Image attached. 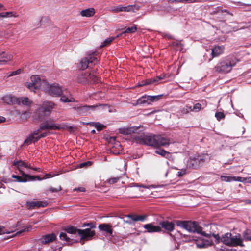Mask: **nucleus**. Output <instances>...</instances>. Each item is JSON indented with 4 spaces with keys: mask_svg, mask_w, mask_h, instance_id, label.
<instances>
[{
    "mask_svg": "<svg viewBox=\"0 0 251 251\" xmlns=\"http://www.w3.org/2000/svg\"><path fill=\"white\" fill-rule=\"evenodd\" d=\"M64 230L72 235L68 237L65 232H62L60 233L59 237L61 240L69 243L79 242L84 244L85 241L91 240L95 234V231L90 229H77L72 226H67Z\"/></svg>",
    "mask_w": 251,
    "mask_h": 251,
    "instance_id": "obj_1",
    "label": "nucleus"
},
{
    "mask_svg": "<svg viewBox=\"0 0 251 251\" xmlns=\"http://www.w3.org/2000/svg\"><path fill=\"white\" fill-rule=\"evenodd\" d=\"M42 88L44 91L49 95L53 97L61 96L63 92L62 88L58 84H49L41 80L37 75H32V89H39Z\"/></svg>",
    "mask_w": 251,
    "mask_h": 251,
    "instance_id": "obj_2",
    "label": "nucleus"
},
{
    "mask_svg": "<svg viewBox=\"0 0 251 251\" xmlns=\"http://www.w3.org/2000/svg\"><path fill=\"white\" fill-rule=\"evenodd\" d=\"M234 56H227L221 58L214 67L215 71L222 74L230 72L238 62Z\"/></svg>",
    "mask_w": 251,
    "mask_h": 251,
    "instance_id": "obj_3",
    "label": "nucleus"
},
{
    "mask_svg": "<svg viewBox=\"0 0 251 251\" xmlns=\"http://www.w3.org/2000/svg\"><path fill=\"white\" fill-rule=\"evenodd\" d=\"M177 226L185 229L189 232L197 233L206 237H211V234H207L202 231V228L196 222L191 221H177Z\"/></svg>",
    "mask_w": 251,
    "mask_h": 251,
    "instance_id": "obj_4",
    "label": "nucleus"
},
{
    "mask_svg": "<svg viewBox=\"0 0 251 251\" xmlns=\"http://www.w3.org/2000/svg\"><path fill=\"white\" fill-rule=\"evenodd\" d=\"M221 241L225 245L230 247H244L243 239L240 234L233 235L231 233H226L223 235Z\"/></svg>",
    "mask_w": 251,
    "mask_h": 251,
    "instance_id": "obj_5",
    "label": "nucleus"
},
{
    "mask_svg": "<svg viewBox=\"0 0 251 251\" xmlns=\"http://www.w3.org/2000/svg\"><path fill=\"white\" fill-rule=\"evenodd\" d=\"M209 160V157L207 154L196 156H191L187 161V166L188 168L197 169Z\"/></svg>",
    "mask_w": 251,
    "mask_h": 251,
    "instance_id": "obj_6",
    "label": "nucleus"
},
{
    "mask_svg": "<svg viewBox=\"0 0 251 251\" xmlns=\"http://www.w3.org/2000/svg\"><path fill=\"white\" fill-rule=\"evenodd\" d=\"M157 136H152L142 133L139 135L135 136L134 139L137 143L150 146H156Z\"/></svg>",
    "mask_w": 251,
    "mask_h": 251,
    "instance_id": "obj_7",
    "label": "nucleus"
},
{
    "mask_svg": "<svg viewBox=\"0 0 251 251\" xmlns=\"http://www.w3.org/2000/svg\"><path fill=\"white\" fill-rule=\"evenodd\" d=\"M55 104L52 102H44L36 110L38 118L43 119L45 117L49 115L52 109L54 108Z\"/></svg>",
    "mask_w": 251,
    "mask_h": 251,
    "instance_id": "obj_8",
    "label": "nucleus"
},
{
    "mask_svg": "<svg viewBox=\"0 0 251 251\" xmlns=\"http://www.w3.org/2000/svg\"><path fill=\"white\" fill-rule=\"evenodd\" d=\"M95 55V53L93 52L92 54L82 58L80 61V68L82 70H85L89 67H91V65H96L98 62V60Z\"/></svg>",
    "mask_w": 251,
    "mask_h": 251,
    "instance_id": "obj_9",
    "label": "nucleus"
},
{
    "mask_svg": "<svg viewBox=\"0 0 251 251\" xmlns=\"http://www.w3.org/2000/svg\"><path fill=\"white\" fill-rule=\"evenodd\" d=\"M106 106V105H79L74 107L77 112L82 115H86L94 111L96 108Z\"/></svg>",
    "mask_w": 251,
    "mask_h": 251,
    "instance_id": "obj_10",
    "label": "nucleus"
},
{
    "mask_svg": "<svg viewBox=\"0 0 251 251\" xmlns=\"http://www.w3.org/2000/svg\"><path fill=\"white\" fill-rule=\"evenodd\" d=\"M139 8V7L136 5H129L127 6L119 5L112 7L110 11L115 13L120 12H134L135 10H137Z\"/></svg>",
    "mask_w": 251,
    "mask_h": 251,
    "instance_id": "obj_11",
    "label": "nucleus"
},
{
    "mask_svg": "<svg viewBox=\"0 0 251 251\" xmlns=\"http://www.w3.org/2000/svg\"><path fill=\"white\" fill-rule=\"evenodd\" d=\"M174 141L170 139L161 136H157L156 138V146L158 147L159 146L167 147L170 144L174 143Z\"/></svg>",
    "mask_w": 251,
    "mask_h": 251,
    "instance_id": "obj_12",
    "label": "nucleus"
},
{
    "mask_svg": "<svg viewBox=\"0 0 251 251\" xmlns=\"http://www.w3.org/2000/svg\"><path fill=\"white\" fill-rule=\"evenodd\" d=\"M81 77H83V79H81V77L79 78V81L82 83H86L89 80H91L94 83L99 82V78L95 75L91 73H86L82 75Z\"/></svg>",
    "mask_w": 251,
    "mask_h": 251,
    "instance_id": "obj_13",
    "label": "nucleus"
},
{
    "mask_svg": "<svg viewBox=\"0 0 251 251\" xmlns=\"http://www.w3.org/2000/svg\"><path fill=\"white\" fill-rule=\"evenodd\" d=\"M57 129H59L57 126L49 121L43 122L40 126V130H55Z\"/></svg>",
    "mask_w": 251,
    "mask_h": 251,
    "instance_id": "obj_14",
    "label": "nucleus"
},
{
    "mask_svg": "<svg viewBox=\"0 0 251 251\" xmlns=\"http://www.w3.org/2000/svg\"><path fill=\"white\" fill-rule=\"evenodd\" d=\"M143 227L147 230L148 233L159 232L161 231L160 226H155L153 223L147 224L144 225Z\"/></svg>",
    "mask_w": 251,
    "mask_h": 251,
    "instance_id": "obj_15",
    "label": "nucleus"
},
{
    "mask_svg": "<svg viewBox=\"0 0 251 251\" xmlns=\"http://www.w3.org/2000/svg\"><path fill=\"white\" fill-rule=\"evenodd\" d=\"M99 229L100 231L111 235L113 233L112 226L110 224L103 223L99 225Z\"/></svg>",
    "mask_w": 251,
    "mask_h": 251,
    "instance_id": "obj_16",
    "label": "nucleus"
},
{
    "mask_svg": "<svg viewBox=\"0 0 251 251\" xmlns=\"http://www.w3.org/2000/svg\"><path fill=\"white\" fill-rule=\"evenodd\" d=\"M164 78V76L161 75L159 76H157L156 78L153 79H146L145 80H143L141 81L140 84H139V86H144L146 85H149V84H156L158 83L159 81L160 80H162Z\"/></svg>",
    "mask_w": 251,
    "mask_h": 251,
    "instance_id": "obj_17",
    "label": "nucleus"
},
{
    "mask_svg": "<svg viewBox=\"0 0 251 251\" xmlns=\"http://www.w3.org/2000/svg\"><path fill=\"white\" fill-rule=\"evenodd\" d=\"M2 100L7 104H16L18 102L17 97L12 95H8L2 97Z\"/></svg>",
    "mask_w": 251,
    "mask_h": 251,
    "instance_id": "obj_18",
    "label": "nucleus"
},
{
    "mask_svg": "<svg viewBox=\"0 0 251 251\" xmlns=\"http://www.w3.org/2000/svg\"><path fill=\"white\" fill-rule=\"evenodd\" d=\"M56 238V235L54 233H51L42 236L40 241L42 243L46 244L53 242Z\"/></svg>",
    "mask_w": 251,
    "mask_h": 251,
    "instance_id": "obj_19",
    "label": "nucleus"
},
{
    "mask_svg": "<svg viewBox=\"0 0 251 251\" xmlns=\"http://www.w3.org/2000/svg\"><path fill=\"white\" fill-rule=\"evenodd\" d=\"M22 176L13 175L12 176V177L14 178H16L17 179V182H25L27 181L28 180H31V176L30 175H26L25 173H21Z\"/></svg>",
    "mask_w": 251,
    "mask_h": 251,
    "instance_id": "obj_20",
    "label": "nucleus"
},
{
    "mask_svg": "<svg viewBox=\"0 0 251 251\" xmlns=\"http://www.w3.org/2000/svg\"><path fill=\"white\" fill-rule=\"evenodd\" d=\"M159 225L168 231H172L174 229L175 225L171 222L163 221L160 222Z\"/></svg>",
    "mask_w": 251,
    "mask_h": 251,
    "instance_id": "obj_21",
    "label": "nucleus"
},
{
    "mask_svg": "<svg viewBox=\"0 0 251 251\" xmlns=\"http://www.w3.org/2000/svg\"><path fill=\"white\" fill-rule=\"evenodd\" d=\"M224 49L225 48L223 46H217L213 48L211 51L212 58L218 57L222 54L224 52Z\"/></svg>",
    "mask_w": 251,
    "mask_h": 251,
    "instance_id": "obj_22",
    "label": "nucleus"
},
{
    "mask_svg": "<svg viewBox=\"0 0 251 251\" xmlns=\"http://www.w3.org/2000/svg\"><path fill=\"white\" fill-rule=\"evenodd\" d=\"M17 99L18 101L16 103V104L19 105L22 104L29 106L31 103V101L27 97H17Z\"/></svg>",
    "mask_w": 251,
    "mask_h": 251,
    "instance_id": "obj_23",
    "label": "nucleus"
},
{
    "mask_svg": "<svg viewBox=\"0 0 251 251\" xmlns=\"http://www.w3.org/2000/svg\"><path fill=\"white\" fill-rule=\"evenodd\" d=\"M12 56L4 51H0V64H4L7 61L11 60Z\"/></svg>",
    "mask_w": 251,
    "mask_h": 251,
    "instance_id": "obj_24",
    "label": "nucleus"
},
{
    "mask_svg": "<svg viewBox=\"0 0 251 251\" xmlns=\"http://www.w3.org/2000/svg\"><path fill=\"white\" fill-rule=\"evenodd\" d=\"M150 96L144 95L139 98L137 100L136 104H147L148 105L151 104L150 100L149 99Z\"/></svg>",
    "mask_w": 251,
    "mask_h": 251,
    "instance_id": "obj_25",
    "label": "nucleus"
},
{
    "mask_svg": "<svg viewBox=\"0 0 251 251\" xmlns=\"http://www.w3.org/2000/svg\"><path fill=\"white\" fill-rule=\"evenodd\" d=\"M95 14V9L93 8L83 10L80 12V15L83 17H90Z\"/></svg>",
    "mask_w": 251,
    "mask_h": 251,
    "instance_id": "obj_26",
    "label": "nucleus"
},
{
    "mask_svg": "<svg viewBox=\"0 0 251 251\" xmlns=\"http://www.w3.org/2000/svg\"><path fill=\"white\" fill-rule=\"evenodd\" d=\"M48 203L46 201H32V208L35 207H45L47 206Z\"/></svg>",
    "mask_w": 251,
    "mask_h": 251,
    "instance_id": "obj_27",
    "label": "nucleus"
},
{
    "mask_svg": "<svg viewBox=\"0 0 251 251\" xmlns=\"http://www.w3.org/2000/svg\"><path fill=\"white\" fill-rule=\"evenodd\" d=\"M131 187H142L144 188L151 189V188H160L163 187L164 186L163 185H151L148 186H144L143 185H139L136 183H131L130 184Z\"/></svg>",
    "mask_w": 251,
    "mask_h": 251,
    "instance_id": "obj_28",
    "label": "nucleus"
},
{
    "mask_svg": "<svg viewBox=\"0 0 251 251\" xmlns=\"http://www.w3.org/2000/svg\"><path fill=\"white\" fill-rule=\"evenodd\" d=\"M13 165L17 167L19 171L21 173H24L23 170L25 168V164L21 161H14L13 162Z\"/></svg>",
    "mask_w": 251,
    "mask_h": 251,
    "instance_id": "obj_29",
    "label": "nucleus"
},
{
    "mask_svg": "<svg viewBox=\"0 0 251 251\" xmlns=\"http://www.w3.org/2000/svg\"><path fill=\"white\" fill-rule=\"evenodd\" d=\"M133 214H128L125 216L123 218H121L123 220V221L128 224H132L134 222L133 221Z\"/></svg>",
    "mask_w": 251,
    "mask_h": 251,
    "instance_id": "obj_30",
    "label": "nucleus"
},
{
    "mask_svg": "<svg viewBox=\"0 0 251 251\" xmlns=\"http://www.w3.org/2000/svg\"><path fill=\"white\" fill-rule=\"evenodd\" d=\"M147 217V215H136L133 214V221L134 222L141 221L144 222L146 220Z\"/></svg>",
    "mask_w": 251,
    "mask_h": 251,
    "instance_id": "obj_31",
    "label": "nucleus"
},
{
    "mask_svg": "<svg viewBox=\"0 0 251 251\" xmlns=\"http://www.w3.org/2000/svg\"><path fill=\"white\" fill-rule=\"evenodd\" d=\"M155 153L166 158H169L171 156V154L163 149H157L155 151Z\"/></svg>",
    "mask_w": 251,
    "mask_h": 251,
    "instance_id": "obj_32",
    "label": "nucleus"
},
{
    "mask_svg": "<svg viewBox=\"0 0 251 251\" xmlns=\"http://www.w3.org/2000/svg\"><path fill=\"white\" fill-rule=\"evenodd\" d=\"M60 100L64 103L72 102L75 101V99L72 97H68L61 95Z\"/></svg>",
    "mask_w": 251,
    "mask_h": 251,
    "instance_id": "obj_33",
    "label": "nucleus"
},
{
    "mask_svg": "<svg viewBox=\"0 0 251 251\" xmlns=\"http://www.w3.org/2000/svg\"><path fill=\"white\" fill-rule=\"evenodd\" d=\"M50 22V19L46 17H43L40 21V23L38 24V27H40L41 26H47L49 25Z\"/></svg>",
    "mask_w": 251,
    "mask_h": 251,
    "instance_id": "obj_34",
    "label": "nucleus"
},
{
    "mask_svg": "<svg viewBox=\"0 0 251 251\" xmlns=\"http://www.w3.org/2000/svg\"><path fill=\"white\" fill-rule=\"evenodd\" d=\"M16 13L12 11L1 12L0 13V18L16 17Z\"/></svg>",
    "mask_w": 251,
    "mask_h": 251,
    "instance_id": "obj_35",
    "label": "nucleus"
},
{
    "mask_svg": "<svg viewBox=\"0 0 251 251\" xmlns=\"http://www.w3.org/2000/svg\"><path fill=\"white\" fill-rule=\"evenodd\" d=\"M244 239L251 241V230L246 229L243 233Z\"/></svg>",
    "mask_w": 251,
    "mask_h": 251,
    "instance_id": "obj_36",
    "label": "nucleus"
},
{
    "mask_svg": "<svg viewBox=\"0 0 251 251\" xmlns=\"http://www.w3.org/2000/svg\"><path fill=\"white\" fill-rule=\"evenodd\" d=\"M51 175L50 174H47L45 176H44L43 177H40V176H35L32 175V181L35 180H41L44 179H46L48 178L51 177Z\"/></svg>",
    "mask_w": 251,
    "mask_h": 251,
    "instance_id": "obj_37",
    "label": "nucleus"
},
{
    "mask_svg": "<svg viewBox=\"0 0 251 251\" xmlns=\"http://www.w3.org/2000/svg\"><path fill=\"white\" fill-rule=\"evenodd\" d=\"M138 128L137 127H131L128 129H124L123 132L126 134L135 133L137 132Z\"/></svg>",
    "mask_w": 251,
    "mask_h": 251,
    "instance_id": "obj_38",
    "label": "nucleus"
},
{
    "mask_svg": "<svg viewBox=\"0 0 251 251\" xmlns=\"http://www.w3.org/2000/svg\"><path fill=\"white\" fill-rule=\"evenodd\" d=\"M221 179L223 181L231 182L235 180V176H222Z\"/></svg>",
    "mask_w": 251,
    "mask_h": 251,
    "instance_id": "obj_39",
    "label": "nucleus"
},
{
    "mask_svg": "<svg viewBox=\"0 0 251 251\" xmlns=\"http://www.w3.org/2000/svg\"><path fill=\"white\" fill-rule=\"evenodd\" d=\"M201 108V104L198 103L194 105L193 106L189 107V110L192 111L198 112Z\"/></svg>",
    "mask_w": 251,
    "mask_h": 251,
    "instance_id": "obj_40",
    "label": "nucleus"
},
{
    "mask_svg": "<svg viewBox=\"0 0 251 251\" xmlns=\"http://www.w3.org/2000/svg\"><path fill=\"white\" fill-rule=\"evenodd\" d=\"M90 124L94 126L98 131L101 130L105 127L104 126L98 122L92 123Z\"/></svg>",
    "mask_w": 251,
    "mask_h": 251,
    "instance_id": "obj_41",
    "label": "nucleus"
},
{
    "mask_svg": "<svg viewBox=\"0 0 251 251\" xmlns=\"http://www.w3.org/2000/svg\"><path fill=\"white\" fill-rule=\"evenodd\" d=\"M115 39L114 37H109L106 38L102 44L100 45V47H104L110 44L111 42Z\"/></svg>",
    "mask_w": 251,
    "mask_h": 251,
    "instance_id": "obj_42",
    "label": "nucleus"
},
{
    "mask_svg": "<svg viewBox=\"0 0 251 251\" xmlns=\"http://www.w3.org/2000/svg\"><path fill=\"white\" fill-rule=\"evenodd\" d=\"M162 95H159L156 96H150L149 99L150 100V103L152 102H155L158 101L160 98H161Z\"/></svg>",
    "mask_w": 251,
    "mask_h": 251,
    "instance_id": "obj_43",
    "label": "nucleus"
},
{
    "mask_svg": "<svg viewBox=\"0 0 251 251\" xmlns=\"http://www.w3.org/2000/svg\"><path fill=\"white\" fill-rule=\"evenodd\" d=\"M136 30L137 26L136 25H134L132 27L127 28L123 33H134L136 31Z\"/></svg>",
    "mask_w": 251,
    "mask_h": 251,
    "instance_id": "obj_44",
    "label": "nucleus"
},
{
    "mask_svg": "<svg viewBox=\"0 0 251 251\" xmlns=\"http://www.w3.org/2000/svg\"><path fill=\"white\" fill-rule=\"evenodd\" d=\"M215 116L218 121H220L225 118V115L222 112H216Z\"/></svg>",
    "mask_w": 251,
    "mask_h": 251,
    "instance_id": "obj_45",
    "label": "nucleus"
},
{
    "mask_svg": "<svg viewBox=\"0 0 251 251\" xmlns=\"http://www.w3.org/2000/svg\"><path fill=\"white\" fill-rule=\"evenodd\" d=\"M39 130H37V131H34L33 133H32V140L35 138V135H38L37 132H38ZM47 133H44L43 134H41L38 136V137H35L36 141L38 140V139H40L41 137H44L46 136Z\"/></svg>",
    "mask_w": 251,
    "mask_h": 251,
    "instance_id": "obj_46",
    "label": "nucleus"
},
{
    "mask_svg": "<svg viewBox=\"0 0 251 251\" xmlns=\"http://www.w3.org/2000/svg\"><path fill=\"white\" fill-rule=\"evenodd\" d=\"M248 180V182L251 183V181L250 180H251V177L249 178H244L241 177H235V181H239V182H244L246 180Z\"/></svg>",
    "mask_w": 251,
    "mask_h": 251,
    "instance_id": "obj_47",
    "label": "nucleus"
},
{
    "mask_svg": "<svg viewBox=\"0 0 251 251\" xmlns=\"http://www.w3.org/2000/svg\"><path fill=\"white\" fill-rule=\"evenodd\" d=\"M31 144V134H29L27 138L25 140L22 146H26Z\"/></svg>",
    "mask_w": 251,
    "mask_h": 251,
    "instance_id": "obj_48",
    "label": "nucleus"
},
{
    "mask_svg": "<svg viewBox=\"0 0 251 251\" xmlns=\"http://www.w3.org/2000/svg\"><path fill=\"white\" fill-rule=\"evenodd\" d=\"M174 46H176V49L181 50L183 49V45L180 42H175L173 43Z\"/></svg>",
    "mask_w": 251,
    "mask_h": 251,
    "instance_id": "obj_49",
    "label": "nucleus"
},
{
    "mask_svg": "<svg viewBox=\"0 0 251 251\" xmlns=\"http://www.w3.org/2000/svg\"><path fill=\"white\" fill-rule=\"evenodd\" d=\"M196 246L199 248H204L207 247V244L203 242L198 241L196 243Z\"/></svg>",
    "mask_w": 251,
    "mask_h": 251,
    "instance_id": "obj_50",
    "label": "nucleus"
},
{
    "mask_svg": "<svg viewBox=\"0 0 251 251\" xmlns=\"http://www.w3.org/2000/svg\"><path fill=\"white\" fill-rule=\"evenodd\" d=\"M120 177H112L108 180V183L110 184H114L118 182Z\"/></svg>",
    "mask_w": 251,
    "mask_h": 251,
    "instance_id": "obj_51",
    "label": "nucleus"
},
{
    "mask_svg": "<svg viewBox=\"0 0 251 251\" xmlns=\"http://www.w3.org/2000/svg\"><path fill=\"white\" fill-rule=\"evenodd\" d=\"M21 70L20 69H19L17 70L16 71L9 72L8 76H11L18 75L21 73Z\"/></svg>",
    "mask_w": 251,
    "mask_h": 251,
    "instance_id": "obj_52",
    "label": "nucleus"
},
{
    "mask_svg": "<svg viewBox=\"0 0 251 251\" xmlns=\"http://www.w3.org/2000/svg\"><path fill=\"white\" fill-rule=\"evenodd\" d=\"M91 163V161H88L80 164L79 166L80 168H83L86 166H90Z\"/></svg>",
    "mask_w": 251,
    "mask_h": 251,
    "instance_id": "obj_53",
    "label": "nucleus"
},
{
    "mask_svg": "<svg viewBox=\"0 0 251 251\" xmlns=\"http://www.w3.org/2000/svg\"><path fill=\"white\" fill-rule=\"evenodd\" d=\"M86 226H89L90 228H89L88 229H90L91 230V228H94L95 227V225L92 223H88V224L84 223L82 226L85 227Z\"/></svg>",
    "mask_w": 251,
    "mask_h": 251,
    "instance_id": "obj_54",
    "label": "nucleus"
},
{
    "mask_svg": "<svg viewBox=\"0 0 251 251\" xmlns=\"http://www.w3.org/2000/svg\"><path fill=\"white\" fill-rule=\"evenodd\" d=\"M61 190V187L60 186H59L56 188H53V187L50 188V191H51V192H57L60 191Z\"/></svg>",
    "mask_w": 251,
    "mask_h": 251,
    "instance_id": "obj_55",
    "label": "nucleus"
},
{
    "mask_svg": "<svg viewBox=\"0 0 251 251\" xmlns=\"http://www.w3.org/2000/svg\"><path fill=\"white\" fill-rule=\"evenodd\" d=\"M4 226H0V235L4 233H9L10 232L9 231H7L6 230H4Z\"/></svg>",
    "mask_w": 251,
    "mask_h": 251,
    "instance_id": "obj_56",
    "label": "nucleus"
},
{
    "mask_svg": "<svg viewBox=\"0 0 251 251\" xmlns=\"http://www.w3.org/2000/svg\"><path fill=\"white\" fill-rule=\"evenodd\" d=\"M186 173V170H181L180 171H178L177 172V176H179V177H181L184 174H185Z\"/></svg>",
    "mask_w": 251,
    "mask_h": 251,
    "instance_id": "obj_57",
    "label": "nucleus"
},
{
    "mask_svg": "<svg viewBox=\"0 0 251 251\" xmlns=\"http://www.w3.org/2000/svg\"><path fill=\"white\" fill-rule=\"evenodd\" d=\"M26 206L28 209H31V201L27 202Z\"/></svg>",
    "mask_w": 251,
    "mask_h": 251,
    "instance_id": "obj_58",
    "label": "nucleus"
},
{
    "mask_svg": "<svg viewBox=\"0 0 251 251\" xmlns=\"http://www.w3.org/2000/svg\"><path fill=\"white\" fill-rule=\"evenodd\" d=\"M220 11H221L222 12H227V13L229 14V13L228 12H227V11L226 10H222L221 8L218 7L217 12H219Z\"/></svg>",
    "mask_w": 251,
    "mask_h": 251,
    "instance_id": "obj_59",
    "label": "nucleus"
},
{
    "mask_svg": "<svg viewBox=\"0 0 251 251\" xmlns=\"http://www.w3.org/2000/svg\"><path fill=\"white\" fill-rule=\"evenodd\" d=\"M6 120V119L5 117L3 116H0V123H2L5 122Z\"/></svg>",
    "mask_w": 251,
    "mask_h": 251,
    "instance_id": "obj_60",
    "label": "nucleus"
},
{
    "mask_svg": "<svg viewBox=\"0 0 251 251\" xmlns=\"http://www.w3.org/2000/svg\"><path fill=\"white\" fill-rule=\"evenodd\" d=\"M77 190L78 191H81V192H84L85 191V188H82V187L78 188H77Z\"/></svg>",
    "mask_w": 251,
    "mask_h": 251,
    "instance_id": "obj_61",
    "label": "nucleus"
},
{
    "mask_svg": "<svg viewBox=\"0 0 251 251\" xmlns=\"http://www.w3.org/2000/svg\"><path fill=\"white\" fill-rule=\"evenodd\" d=\"M27 87L29 88V89H30V88L31 87V83H29L27 85Z\"/></svg>",
    "mask_w": 251,
    "mask_h": 251,
    "instance_id": "obj_62",
    "label": "nucleus"
},
{
    "mask_svg": "<svg viewBox=\"0 0 251 251\" xmlns=\"http://www.w3.org/2000/svg\"><path fill=\"white\" fill-rule=\"evenodd\" d=\"M23 231V230H20V231L17 232L16 233V234H20L21 233H22Z\"/></svg>",
    "mask_w": 251,
    "mask_h": 251,
    "instance_id": "obj_63",
    "label": "nucleus"
},
{
    "mask_svg": "<svg viewBox=\"0 0 251 251\" xmlns=\"http://www.w3.org/2000/svg\"><path fill=\"white\" fill-rule=\"evenodd\" d=\"M3 7V5L2 4L0 3V9H1Z\"/></svg>",
    "mask_w": 251,
    "mask_h": 251,
    "instance_id": "obj_64",
    "label": "nucleus"
}]
</instances>
